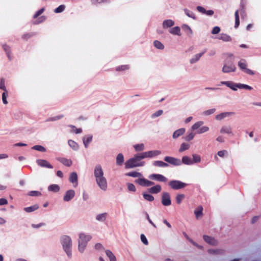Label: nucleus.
<instances>
[{
	"mask_svg": "<svg viewBox=\"0 0 261 261\" xmlns=\"http://www.w3.org/2000/svg\"><path fill=\"white\" fill-rule=\"evenodd\" d=\"M94 176L98 187L103 191L107 189V181L104 176L103 170L100 165H97L94 169Z\"/></svg>",
	"mask_w": 261,
	"mask_h": 261,
	"instance_id": "f257e3e1",
	"label": "nucleus"
},
{
	"mask_svg": "<svg viewBox=\"0 0 261 261\" xmlns=\"http://www.w3.org/2000/svg\"><path fill=\"white\" fill-rule=\"evenodd\" d=\"M142 159H144L141 153L135 155L133 158L129 159L125 162V168L129 169L144 166L145 162L141 161Z\"/></svg>",
	"mask_w": 261,
	"mask_h": 261,
	"instance_id": "f03ea898",
	"label": "nucleus"
},
{
	"mask_svg": "<svg viewBox=\"0 0 261 261\" xmlns=\"http://www.w3.org/2000/svg\"><path fill=\"white\" fill-rule=\"evenodd\" d=\"M61 242L64 250L66 252L67 256L71 257L72 256L71 247L72 240L69 236L64 235L61 238Z\"/></svg>",
	"mask_w": 261,
	"mask_h": 261,
	"instance_id": "7ed1b4c3",
	"label": "nucleus"
},
{
	"mask_svg": "<svg viewBox=\"0 0 261 261\" xmlns=\"http://www.w3.org/2000/svg\"><path fill=\"white\" fill-rule=\"evenodd\" d=\"M92 238L90 235H87L84 233L79 234V250L82 252L84 250L87 242Z\"/></svg>",
	"mask_w": 261,
	"mask_h": 261,
	"instance_id": "20e7f679",
	"label": "nucleus"
},
{
	"mask_svg": "<svg viewBox=\"0 0 261 261\" xmlns=\"http://www.w3.org/2000/svg\"><path fill=\"white\" fill-rule=\"evenodd\" d=\"M168 185L173 190H178L185 188L187 184L179 180H172L169 182Z\"/></svg>",
	"mask_w": 261,
	"mask_h": 261,
	"instance_id": "39448f33",
	"label": "nucleus"
},
{
	"mask_svg": "<svg viewBox=\"0 0 261 261\" xmlns=\"http://www.w3.org/2000/svg\"><path fill=\"white\" fill-rule=\"evenodd\" d=\"M135 182L142 187H149L154 184L153 181L148 180L142 177L135 180Z\"/></svg>",
	"mask_w": 261,
	"mask_h": 261,
	"instance_id": "423d86ee",
	"label": "nucleus"
},
{
	"mask_svg": "<svg viewBox=\"0 0 261 261\" xmlns=\"http://www.w3.org/2000/svg\"><path fill=\"white\" fill-rule=\"evenodd\" d=\"M143 159L145 158H152L156 156L161 154V151L160 150H150L146 152H141Z\"/></svg>",
	"mask_w": 261,
	"mask_h": 261,
	"instance_id": "0eeeda50",
	"label": "nucleus"
},
{
	"mask_svg": "<svg viewBox=\"0 0 261 261\" xmlns=\"http://www.w3.org/2000/svg\"><path fill=\"white\" fill-rule=\"evenodd\" d=\"M162 203L164 206H169L171 204L170 195L169 193L164 192L162 195Z\"/></svg>",
	"mask_w": 261,
	"mask_h": 261,
	"instance_id": "6e6552de",
	"label": "nucleus"
},
{
	"mask_svg": "<svg viewBox=\"0 0 261 261\" xmlns=\"http://www.w3.org/2000/svg\"><path fill=\"white\" fill-rule=\"evenodd\" d=\"M164 160L169 164L175 166H179L181 164L180 160L171 156H165L164 158Z\"/></svg>",
	"mask_w": 261,
	"mask_h": 261,
	"instance_id": "1a4fd4ad",
	"label": "nucleus"
},
{
	"mask_svg": "<svg viewBox=\"0 0 261 261\" xmlns=\"http://www.w3.org/2000/svg\"><path fill=\"white\" fill-rule=\"evenodd\" d=\"M149 178L152 180L161 182H166L168 179L163 175L159 174H152L149 176Z\"/></svg>",
	"mask_w": 261,
	"mask_h": 261,
	"instance_id": "9d476101",
	"label": "nucleus"
},
{
	"mask_svg": "<svg viewBox=\"0 0 261 261\" xmlns=\"http://www.w3.org/2000/svg\"><path fill=\"white\" fill-rule=\"evenodd\" d=\"M75 196V192L73 190H69L66 192L63 197L64 201H69L71 200Z\"/></svg>",
	"mask_w": 261,
	"mask_h": 261,
	"instance_id": "9b49d317",
	"label": "nucleus"
},
{
	"mask_svg": "<svg viewBox=\"0 0 261 261\" xmlns=\"http://www.w3.org/2000/svg\"><path fill=\"white\" fill-rule=\"evenodd\" d=\"M36 162H37V164L41 167L47 168H50V169L53 168V166L51 164H50L45 160H42V159L37 160Z\"/></svg>",
	"mask_w": 261,
	"mask_h": 261,
	"instance_id": "f8f14e48",
	"label": "nucleus"
},
{
	"mask_svg": "<svg viewBox=\"0 0 261 261\" xmlns=\"http://www.w3.org/2000/svg\"><path fill=\"white\" fill-rule=\"evenodd\" d=\"M203 238L206 243L215 246L218 244L217 241L213 237L204 235Z\"/></svg>",
	"mask_w": 261,
	"mask_h": 261,
	"instance_id": "ddd939ff",
	"label": "nucleus"
},
{
	"mask_svg": "<svg viewBox=\"0 0 261 261\" xmlns=\"http://www.w3.org/2000/svg\"><path fill=\"white\" fill-rule=\"evenodd\" d=\"M221 84L223 85H225L233 90H237V88H238V86H239V84H235L231 81L221 82Z\"/></svg>",
	"mask_w": 261,
	"mask_h": 261,
	"instance_id": "4468645a",
	"label": "nucleus"
},
{
	"mask_svg": "<svg viewBox=\"0 0 261 261\" xmlns=\"http://www.w3.org/2000/svg\"><path fill=\"white\" fill-rule=\"evenodd\" d=\"M236 69L234 65L231 64L230 65H224L222 68V71L224 73H228L230 72H234Z\"/></svg>",
	"mask_w": 261,
	"mask_h": 261,
	"instance_id": "2eb2a0df",
	"label": "nucleus"
},
{
	"mask_svg": "<svg viewBox=\"0 0 261 261\" xmlns=\"http://www.w3.org/2000/svg\"><path fill=\"white\" fill-rule=\"evenodd\" d=\"M162 190L161 186L159 185L152 187L148 189V192L151 194H158Z\"/></svg>",
	"mask_w": 261,
	"mask_h": 261,
	"instance_id": "dca6fc26",
	"label": "nucleus"
},
{
	"mask_svg": "<svg viewBox=\"0 0 261 261\" xmlns=\"http://www.w3.org/2000/svg\"><path fill=\"white\" fill-rule=\"evenodd\" d=\"M69 181L72 184H75L74 187L77 186V175L75 172H72L69 177Z\"/></svg>",
	"mask_w": 261,
	"mask_h": 261,
	"instance_id": "f3484780",
	"label": "nucleus"
},
{
	"mask_svg": "<svg viewBox=\"0 0 261 261\" xmlns=\"http://www.w3.org/2000/svg\"><path fill=\"white\" fill-rule=\"evenodd\" d=\"M186 129L184 128H179L175 130L173 134L172 137L174 139H176L181 136L185 133Z\"/></svg>",
	"mask_w": 261,
	"mask_h": 261,
	"instance_id": "a211bd4d",
	"label": "nucleus"
},
{
	"mask_svg": "<svg viewBox=\"0 0 261 261\" xmlns=\"http://www.w3.org/2000/svg\"><path fill=\"white\" fill-rule=\"evenodd\" d=\"M206 49H205L203 52L201 53H199V54H197L196 55H195L194 56V57L193 58H192L191 60H190V63L191 64H193L194 63H196V62H197L199 59L200 58H201V57L205 53H206Z\"/></svg>",
	"mask_w": 261,
	"mask_h": 261,
	"instance_id": "6ab92c4d",
	"label": "nucleus"
},
{
	"mask_svg": "<svg viewBox=\"0 0 261 261\" xmlns=\"http://www.w3.org/2000/svg\"><path fill=\"white\" fill-rule=\"evenodd\" d=\"M203 207L201 205L198 206L196 209L194 211V214L195 215V217L197 219H198L199 217H201L203 215Z\"/></svg>",
	"mask_w": 261,
	"mask_h": 261,
	"instance_id": "aec40b11",
	"label": "nucleus"
},
{
	"mask_svg": "<svg viewBox=\"0 0 261 261\" xmlns=\"http://www.w3.org/2000/svg\"><path fill=\"white\" fill-rule=\"evenodd\" d=\"M58 161L67 167H70L72 165V161L64 158H61Z\"/></svg>",
	"mask_w": 261,
	"mask_h": 261,
	"instance_id": "412c9836",
	"label": "nucleus"
},
{
	"mask_svg": "<svg viewBox=\"0 0 261 261\" xmlns=\"http://www.w3.org/2000/svg\"><path fill=\"white\" fill-rule=\"evenodd\" d=\"M92 135H88L83 138V143L86 148H87L89 144L92 141Z\"/></svg>",
	"mask_w": 261,
	"mask_h": 261,
	"instance_id": "4be33fe9",
	"label": "nucleus"
},
{
	"mask_svg": "<svg viewBox=\"0 0 261 261\" xmlns=\"http://www.w3.org/2000/svg\"><path fill=\"white\" fill-rule=\"evenodd\" d=\"M233 113L232 112H224V113H222L219 115H217L216 116V119H217V120H222L223 119V118H224L225 117H227V116H230V115L232 114Z\"/></svg>",
	"mask_w": 261,
	"mask_h": 261,
	"instance_id": "5701e85b",
	"label": "nucleus"
},
{
	"mask_svg": "<svg viewBox=\"0 0 261 261\" xmlns=\"http://www.w3.org/2000/svg\"><path fill=\"white\" fill-rule=\"evenodd\" d=\"M126 175L130 177H138V178L142 177V174L141 173L136 171L128 172L126 173Z\"/></svg>",
	"mask_w": 261,
	"mask_h": 261,
	"instance_id": "b1692460",
	"label": "nucleus"
},
{
	"mask_svg": "<svg viewBox=\"0 0 261 261\" xmlns=\"http://www.w3.org/2000/svg\"><path fill=\"white\" fill-rule=\"evenodd\" d=\"M3 48L4 50L6 51V54L7 55L8 58L10 60L12 59V57L11 56V49L10 47L7 44H4L3 45Z\"/></svg>",
	"mask_w": 261,
	"mask_h": 261,
	"instance_id": "393cba45",
	"label": "nucleus"
},
{
	"mask_svg": "<svg viewBox=\"0 0 261 261\" xmlns=\"http://www.w3.org/2000/svg\"><path fill=\"white\" fill-rule=\"evenodd\" d=\"M169 32L173 35H180V29L178 27H175L170 29Z\"/></svg>",
	"mask_w": 261,
	"mask_h": 261,
	"instance_id": "a878e982",
	"label": "nucleus"
},
{
	"mask_svg": "<svg viewBox=\"0 0 261 261\" xmlns=\"http://www.w3.org/2000/svg\"><path fill=\"white\" fill-rule=\"evenodd\" d=\"M153 165L154 166L159 167H166L168 166V164L161 161H155L153 162Z\"/></svg>",
	"mask_w": 261,
	"mask_h": 261,
	"instance_id": "bb28decb",
	"label": "nucleus"
},
{
	"mask_svg": "<svg viewBox=\"0 0 261 261\" xmlns=\"http://www.w3.org/2000/svg\"><path fill=\"white\" fill-rule=\"evenodd\" d=\"M60 189V187L56 184L51 185L48 187V191L54 192H58L59 191Z\"/></svg>",
	"mask_w": 261,
	"mask_h": 261,
	"instance_id": "cd10ccee",
	"label": "nucleus"
},
{
	"mask_svg": "<svg viewBox=\"0 0 261 261\" xmlns=\"http://www.w3.org/2000/svg\"><path fill=\"white\" fill-rule=\"evenodd\" d=\"M142 195L144 199L148 201L151 202L153 201L154 199V197L152 195L146 192H143L142 193Z\"/></svg>",
	"mask_w": 261,
	"mask_h": 261,
	"instance_id": "c85d7f7f",
	"label": "nucleus"
},
{
	"mask_svg": "<svg viewBox=\"0 0 261 261\" xmlns=\"http://www.w3.org/2000/svg\"><path fill=\"white\" fill-rule=\"evenodd\" d=\"M39 208L37 204H35L32 206L27 207L24 208V210L27 213H31L37 210Z\"/></svg>",
	"mask_w": 261,
	"mask_h": 261,
	"instance_id": "c756f323",
	"label": "nucleus"
},
{
	"mask_svg": "<svg viewBox=\"0 0 261 261\" xmlns=\"http://www.w3.org/2000/svg\"><path fill=\"white\" fill-rule=\"evenodd\" d=\"M220 132L221 133H226L228 134H231V128L229 126H223L221 129Z\"/></svg>",
	"mask_w": 261,
	"mask_h": 261,
	"instance_id": "7c9ffc66",
	"label": "nucleus"
},
{
	"mask_svg": "<svg viewBox=\"0 0 261 261\" xmlns=\"http://www.w3.org/2000/svg\"><path fill=\"white\" fill-rule=\"evenodd\" d=\"M182 162L184 164L186 165H191L193 164V162L191 159L187 156H184L182 157Z\"/></svg>",
	"mask_w": 261,
	"mask_h": 261,
	"instance_id": "2f4dec72",
	"label": "nucleus"
},
{
	"mask_svg": "<svg viewBox=\"0 0 261 261\" xmlns=\"http://www.w3.org/2000/svg\"><path fill=\"white\" fill-rule=\"evenodd\" d=\"M124 162L123 155L122 153H119L116 158V163L118 165H121Z\"/></svg>",
	"mask_w": 261,
	"mask_h": 261,
	"instance_id": "473e14b6",
	"label": "nucleus"
},
{
	"mask_svg": "<svg viewBox=\"0 0 261 261\" xmlns=\"http://www.w3.org/2000/svg\"><path fill=\"white\" fill-rule=\"evenodd\" d=\"M106 253L107 256L109 258L110 261H116L115 256L110 250H107L106 251Z\"/></svg>",
	"mask_w": 261,
	"mask_h": 261,
	"instance_id": "72a5a7b5",
	"label": "nucleus"
},
{
	"mask_svg": "<svg viewBox=\"0 0 261 261\" xmlns=\"http://www.w3.org/2000/svg\"><path fill=\"white\" fill-rule=\"evenodd\" d=\"M174 24V22L172 20H166L164 21L163 23V26L164 28H168L172 27Z\"/></svg>",
	"mask_w": 261,
	"mask_h": 261,
	"instance_id": "f704fd0d",
	"label": "nucleus"
},
{
	"mask_svg": "<svg viewBox=\"0 0 261 261\" xmlns=\"http://www.w3.org/2000/svg\"><path fill=\"white\" fill-rule=\"evenodd\" d=\"M219 39L224 41H230L231 40V37L226 34H220Z\"/></svg>",
	"mask_w": 261,
	"mask_h": 261,
	"instance_id": "c9c22d12",
	"label": "nucleus"
},
{
	"mask_svg": "<svg viewBox=\"0 0 261 261\" xmlns=\"http://www.w3.org/2000/svg\"><path fill=\"white\" fill-rule=\"evenodd\" d=\"M234 17H235V25L234 28H238L240 25V20H239V10L236 11L234 13Z\"/></svg>",
	"mask_w": 261,
	"mask_h": 261,
	"instance_id": "e433bc0d",
	"label": "nucleus"
},
{
	"mask_svg": "<svg viewBox=\"0 0 261 261\" xmlns=\"http://www.w3.org/2000/svg\"><path fill=\"white\" fill-rule=\"evenodd\" d=\"M190 148V144L187 143H182L179 149V152H182L185 150H188Z\"/></svg>",
	"mask_w": 261,
	"mask_h": 261,
	"instance_id": "4c0bfd02",
	"label": "nucleus"
},
{
	"mask_svg": "<svg viewBox=\"0 0 261 261\" xmlns=\"http://www.w3.org/2000/svg\"><path fill=\"white\" fill-rule=\"evenodd\" d=\"M107 214L106 213L99 214L96 216V220L99 221L103 222L106 220Z\"/></svg>",
	"mask_w": 261,
	"mask_h": 261,
	"instance_id": "58836bf2",
	"label": "nucleus"
},
{
	"mask_svg": "<svg viewBox=\"0 0 261 261\" xmlns=\"http://www.w3.org/2000/svg\"><path fill=\"white\" fill-rule=\"evenodd\" d=\"M68 144L74 150H76L78 149V144L75 141L72 140H69L68 141Z\"/></svg>",
	"mask_w": 261,
	"mask_h": 261,
	"instance_id": "ea45409f",
	"label": "nucleus"
},
{
	"mask_svg": "<svg viewBox=\"0 0 261 261\" xmlns=\"http://www.w3.org/2000/svg\"><path fill=\"white\" fill-rule=\"evenodd\" d=\"M203 124V122L202 121H199L194 124L191 128L192 130H196L198 129L200 126H201Z\"/></svg>",
	"mask_w": 261,
	"mask_h": 261,
	"instance_id": "a19ab883",
	"label": "nucleus"
},
{
	"mask_svg": "<svg viewBox=\"0 0 261 261\" xmlns=\"http://www.w3.org/2000/svg\"><path fill=\"white\" fill-rule=\"evenodd\" d=\"M154 46L158 49H163L164 48V45L159 41L155 40L153 42Z\"/></svg>",
	"mask_w": 261,
	"mask_h": 261,
	"instance_id": "79ce46f5",
	"label": "nucleus"
},
{
	"mask_svg": "<svg viewBox=\"0 0 261 261\" xmlns=\"http://www.w3.org/2000/svg\"><path fill=\"white\" fill-rule=\"evenodd\" d=\"M129 67L128 65H123L119 66L117 67H116V70L118 71H125V70L129 69Z\"/></svg>",
	"mask_w": 261,
	"mask_h": 261,
	"instance_id": "37998d69",
	"label": "nucleus"
},
{
	"mask_svg": "<svg viewBox=\"0 0 261 261\" xmlns=\"http://www.w3.org/2000/svg\"><path fill=\"white\" fill-rule=\"evenodd\" d=\"M239 67L242 70H245L246 69L247 64L244 60H241L238 63Z\"/></svg>",
	"mask_w": 261,
	"mask_h": 261,
	"instance_id": "c03bdc74",
	"label": "nucleus"
},
{
	"mask_svg": "<svg viewBox=\"0 0 261 261\" xmlns=\"http://www.w3.org/2000/svg\"><path fill=\"white\" fill-rule=\"evenodd\" d=\"M134 148L136 151H141L144 150V146L143 144H138L134 145Z\"/></svg>",
	"mask_w": 261,
	"mask_h": 261,
	"instance_id": "a18cd8bd",
	"label": "nucleus"
},
{
	"mask_svg": "<svg viewBox=\"0 0 261 261\" xmlns=\"http://www.w3.org/2000/svg\"><path fill=\"white\" fill-rule=\"evenodd\" d=\"M32 149L41 152L46 151V149L41 145H35L32 147Z\"/></svg>",
	"mask_w": 261,
	"mask_h": 261,
	"instance_id": "49530a36",
	"label": "nucleus"
},
{
	"mask_svg": "<svg viewBox=\"0 0 261 261\" xmlns=\"http://www.w3.org/2000/svg\"><path fill=\"white\" fill-rule=\"evenodd\" d=\"M45 19H46L45 16H42L39 17L38 18H37L36 20L34 21L33 23L34 24H37L40 23L41 22H43L45 20Z\"/></svg>",
	"mask_w": 261,
	"mask_h": 261,
	"instance_id": "de8ad7c7",
	"label": "nucleus"
},
{
	"mask_svg": "<svg viewBox=\"0 0 261 261\" xmlns=\"http://www.w3.org/2000/svg\"><path fill=\"white\" fill-rule=\"evenodd\" d=\"M65 6L64 5H61L54 10V12L56 13H61L65 10Z\"/></svg>",
	"mask_w": 261,
	"mask_h": 261,
	"instance_id": "09e8293b",
	"label": "nucleus"
},
{
	"mask_svg": "<svg viewBox=\"0 0 261 261\" xmlns=\"http://www.w3.org/2000/svg\"><path fill=\"white\" fill-rule=\"evenodd\" d=\"M69 126L72 128V132L75 134H80L82 132V129L81 128H77L74 125H70Z\"/></svg>",
	"mask_w": 261,
	"mask_h": 261,
	"instance_id": "8fccbe9b",
	"label": "nucleus"
},
{
	"mask_svg": "<svg viewBox=\"0 0 261 261\" xmlns=\"http://www.w3.org/2000/svg\"><path fill=\"white\" fill-rule=\"evenodd\" d=\"M185 195L184 194H178L176 197V201L177 204H180L182 200L184 199Z\"/></svg>",
	"mask_w": 261,
	"mask_h": 261,
	"instance_id": "3c124183",
	"label": "nucleus"
},
{
	"mask_svg": "<svg viewBox=\"0 0 261 261\" xmlns=\"http://www.w3.org/2000/svg\"><path fill=\"white\" fill-rule=\"evenodd\" d=\"M209 130V128L207 126H202L200 127L197 132V133L198 134H202L207 132Z\"/></svg>",
	"mask_w": 261,
	"mask_h": 261,
	"instance_id": "603ef678",
	"label": "nucleus"
},
{
	"mask_svg": "<svg viewBox=\"0 0 261 261\" xmlns=\"http://www.w3.org/2000/svg\"><path fill=\"white\" fill-rule=\"evenodd\" d=\"M193 156V163H199L201 161V158H200V156L198 154H193L192 155Z\"/></svg>",
	"mask_w": 261,
	"mask_h": 261,
	"instance_id": "864d4df0",
	"label": "nucleus"
},
{
	"mask_svg": "<svg viewBox=\"0 0 261 261\" xmlns=\"http://www.w3.org/2000/svg\"><path fill=\"white\" fill-rule=\"evenodd\" d=\"M8 91L4 92L2 94V100H3V103L5 105H6L8 103V101L7 100V97H8Z\"/></svg>",
	"mask_w": 261,
	"mask_h": 261,
	"instance_id": "5fc2aeb1",
	"label": "nucleus"
},
{
	"mask_svg": "<svg viewBox=\"0 0 261 261\" xmlns=\"http://www.w3.org/2000/svg\"><path fill=\"white\" fill-rule=\"evenodd\" d=\"M0 89L4 90V92L8 91L5 85V79L4 78H1L0 80Z\"/></svg>",
	"mask_w": 261,
	"mask_h": 261,
	"instance_id": "6e6d98bb",
	"label": "nucleus"
},
{
	"mask_svg": "<svg viewBox=\"0 0 261 261\" xmlns=\"http://www.w3.org/2000/svg\"><path fill=\"white\" fill-rule=\"evenodd\" d=\"M238 88L239 89H245L248 90H251L252 89V87H251V86L247 85L242 84H239V86H238Z\"/></svg>",
	"mask_w": 261,
	"mask_h": 261,
	"instance_id": "4d7b16f0",
	"label": "nucleus"
},
{
	"mask_svg": "<svg viewBox=\"0 0 261 261\" xmlns=\"http://www.w3.org/2000/svg\"><path fill=\"white\" fill-rule=\"evenodd\" d=\"M127 189L129 191L135 192L136 191V188L135 185L132 183H128L127 184Z\"/></svg>",
	"mask_w": 261,
	"mask_h": 261,
	"instance_id": "13d9d810",
	"label": "nucleus"
},
{
	"mask_svg": "<svg viewBox=\"0 0 261 261\" xmlns=\"http://www.w3.org/2000/svg\"><path fill=\"white\" fill-rule=\"evenodd\" d=\"M185 13L188 17L195 19V14L192 11L188 9H185Z\"/></svg>",
	"mask_w": 261,
	"mask_h": 261,
	"instance_id": "bf43d9fd",
	"label": "nucleus"
},
{
	"mask_svg": "<svg viewBox=\"0 0 261 261\" xmlns=\"http://www.w3.org/2000/svg\"><path fill=\"white\" fill-rule=\"evenodd\" d=\"M44 10V8H42L38 11H37L36 13L34 14L33 18L34 19L37 18L41 14H42L43 13Z\"/></svg>",
	"mask_w": 261,
	"mask_h": 261,
	"instance_id": "052dcab7",
	"label": "nucleus"
},
{
	"mask_svg": "<svg viewBox=\"0 0 261 261\" xmlns=\"http://www.w3.org/2000/svg\"><path fill=\"white\" fill-rule=\"evenodd\" d=\"M208 252L210 254H221L222 252V250L220 249H208Z\"/></svg>",
	"mask_w": 261,
	"mask_h": 261,
	"instance_id": "680f3d73",
	"label": "nucleus"
},
{
	"mask_svg": "<svg viewBox=\"0 0 261 261\" xmlns=\"http://www.w3.org/2000/svg\"><path fill=\"white\" fill-rule=\"evenodd\" d=\"M29 195L31 196H39L41 195V193L39 191H32L29 193Z\"/></svg>",
	"mask_w": 261,
	"mask_h": 261,
	"instance_id": "e2e57ef3",
	"label": "nucleus"
},
{
	"mask_svg": "<svg viewBox=\"0 0 261 261\" xmlns=\"http://www.w3.org/2000/svg\"><path fill=\"white\" fill-rule=\"evenodd\" d=\"M163 113V110H158V111L155 112L151 115V117L152 118H154L155 117H159V116H161V115H162Z\"/></svg>",
	"mask_w": 261,
	"mask_h": 261,
	"instance_id": "0e129e2a",
	"label": "nucleus"
},
{
	"mask_svg": "<svg viewBox=\"0 0 261 261\" xmlns=\"http://www.w3.org/2000/svg\"><path fill=\"white\" fill-rule=\"evenodd\" d=\"M194 136L195 134L193 133H191L188 135H187L185 139L186 141H190L194 138Z\"/></svg>",
	"mask_w": 261,
	"mask_h": 261,
	"instance_id": "69168bd1",
	"label": "nucleus"
},
{
	"mask_svg": "<svg viewBox=\"0 0 261 261\" xmlns=\"http://www.w3.org/2000/svg\"><path fill=\"white\" fill-rule=\"evenodd\" d=\"M33 33H26L22 36V38L24 40H28L33 36Z\"/></svg>",
	"mask_w": 261,
	"mask_h": 261,
	"instance_id": "338daca9",
	"label": "nucleus"
},
{
	"mask_svg": "<svg viewBox=\"0 0 261 261\" xmlns=\"http://www.w3.org/2000/svg\"><path fill=\"white\" fill-rule=\"evenodd\" d=\"M227 154V151L226 150H222L219 151L217 153V154L220 157H222V158L224 157Z\"/></svg>",
	"mask_w": 261,
	"mask_h": 261,
	"instance_id": "774afa93",
	"label": "nucleus"
}]
</instances>
